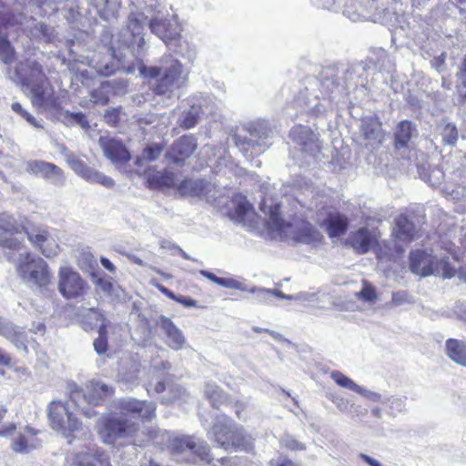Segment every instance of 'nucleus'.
Segmentation results:
<instances>
[{
  "label": "nucleus",
  "mask_w": 466,
  "mask_h": 466,
  "mask_svg": "<svg viewBox=\"0 0 466 466\" xmlns=\"http://www.w3.org/2000/svg\"><path fill=\"white\" fill-rule=\"evenodd\" d=\"M121 416L115 413L104 414L97 422V435L104 444L113 447L126 446L137 434L139 427L127 417L151 421L156 417V404L135 398H122L116 403Z\"/></svg>",
  "instance_id": "obj_1"
},
{
  "label": "nucleus",
  "mask_w": 466,
  "mask_h": 466,
  "mask_svg": "<svg viewBox=\"0 0 466 466\" xmlns=\"http://www.w3.org/2000/svg\"><path fill=\"white\" fill-rule=\"evenodd\" d=\"M139 74L154 95L164 96L180 88L187 80L182 63L170 54H165L159 66H140Z\"/></svg>",
  "instance_id": "obj_2"
},
{
  "label": "nucleus",
  "mask_w": 466,
  "mask_h": 466,
  "mask_svg": "<svg viewBox=\"0 0 466 466\" xmlns=\"http://www.w3.org/2000/svg\"><path fill=\"white\" fill-rule=\"evenodd\" d=\"M212 430L216 441L225 450L233 449L246 452L254 450L253 438L245 433L242 428L227 423H215Z\"/></svg>",
  "instance_id": "obj_3"
},
{
  "label": "nucleus",
  "mask_w": 466,
  "mask_h": 466,
  "mask_svg": "<svg viewBox=\"0 0 466 466\" xmlns=\"http://www.w3.org/2000/svg\"><path fill=\"white\" fill-rule=\"evenodd\" d=\"M48 420L52 429L67 438L82 429V422L70 410L68 403L60 400L49 404Z\"/></svg>",
  "instance_id": "obj_4"
},
{
  "label": "nucleus",
  "mask_w": 466,
  "mask_h": 466,
  "mask_svg": "<svg viewBox=\"0 0 466 466\" xmlns=\"http://www.w3.org/2000/svg\"><path fill=\"white\" fill-rule=\"evenodd\" d=\"M87 281L71 267L58 269V291L66 299L83 298L88 291Z\"/></svg>",
  "instance_id": "obj_5"
},
{
  "label": "nucleus",
  "mask_w": 466,
  "mask_h": 466,
  "mask_svg": "<svg viewBox=\"0 0 466 466\" xmlns=\"http://www.w3.org/2000/svg\"><path fill=\"white\" fill-rule=\"evenodd\" d=\"M8 77L22 87H26L46 76L42 64L32 57L18 60L7 68Z\"/></svg>",
  "instance_id": "obj_6"
},
{
  "label": "nucleus",
  "mask_w": 466,
  "mask_h": 466,
  "mask_svg": "<svg viewBox=\"0 0 466 466\" xmlns=\"http://www.w3.org/2000/svg\"><path fill=\"white\" fill-rule=\"evenodd\" d=\"M168 451L172 455H182L187 451L201 461L211 463L213 457L210 454V449L207 442L197 441L194 437L182 435L172 438L167 445Z\"/></svg>",
  "instance_id": "obj_7"
},
{
  "label": "nucleus",
  "mask_w": 466,
  "mask_h": 466,
  "mask_svg": "<svg viewBox=\"0 0 466 466\" xmlns=\"http://www.w3.org/2000/svg\"><path fill=\"white\" fill-rule=\"evenodd\" d=\"M380 233L370 230L367 227H362L352 231L346 240V244L353 248L357 254H366L373 250L379 259L383 258L381 253V243L380 242Z\"/></svg>",
  "instance_id": "obj_8"
},
{
  "label": "nucleus",
  "mask_w": 466,
  "mask_h": 466,
  "mask_svg": "<svg viewBox=\"0 0 466 466\" xmlns=\"http://www.w3.org/2000/svg\"><path fill=\"white\" fill-rule=\"evenodd\" d=\"M25 233L31 245L46 258H52L59 254L60 246L46 227L32 226L25 228Z\"/></svg>",
  "instance_id": "obj_9"
},
{
  "label": "nucleus",
  "mask_w": 466,
  "mask_h": 466,
  "mask_svg": "<svg viewBox=\"0 0 466 466\" xmlns=\"http://www.w3.org/2000/svg\"><path fill=\"white\" fill-rule=\"evenodd\" d=\"M26 88L30 91V101L34 107L55 108L57 106L54 86L46 76L27 86Z\"/></svg>",
  "instance_id": "obj_10"
},
{
  "label": "nucleus",
  "mask_w": 466,
  "mask_h": 466,
  "mask_svg": "<svg viewBox=\"0 0 466 466\" xmlns=\"http://www.w3.org/2000/svg\"><path fill=\"white\" fill-rule=\"evenodd\" d=\"M20 272L28 275L31 280L40 287H46L51 282V273L48 265L42 258H35L26 253L18 267Z\"/></svg>",
  "instance_id": "obj_11"
},
{
  "label": "nucleus",
  "mask_w": 466,
  "mask_h": 466,
  "mask_svg": "<svg viewBox=\"0 0 466 466\" xmlns=\"http://www.w3.org/2000/svg\"><path fill=\"white\" fill-rule=\"evenodd\" d=\"M410 269L420 277L433 275L439 267V260L423 249H414L409 255Z\"/></svg>",
  "instance_id": "obj_12"
},
{
  "label": "nucleus",
  "mask_w": 466,
  "mask_h": 466,
  "mask_svg": "<svg viewBox=\"0 0 466 466\" xmlns=\"http://www.w3.org/2000/svg\"><path fill=\"white\" fill-rule=\"evenodd\" d=\"M66 162L77 175L91 183H97L106 187H111L115 185L111 177L89 167L80 157L74 154L67 156Z\"/></svg>",
  "instance_id": "obj_13"
},
{
  "label": "nucleus",
  "mask_w": 466,
  "mask_h": 466,
  "mask_svg": "<svg viewBox=\"0 0 466 466\" xmlns=\"http://www.w3.org/2000/svg\"><path fill=\"white\" fill-rule=\"evenodd\" d=\"M198 148V139L192 134H187L177 138L167 154L174 163H184Z\"/></svg>",
  "instance_id": "obj_14"
},
{
  "label": "nucleus",
  "mask_w": 466,
  "mask_h": 466,
  "mask_svg": "<svg viewBox=\"0 0 466 466\" xmlns=\"http://www.w3.org/2000/svg\"><path fill=\"white\" fill-rule=\"evenodd\" d=\"M20 233L16 219L6 213L0 214V246L10 249H19L21 242L15 238Z\"/></svg>",
  "instance_id": "obj_15"
},
{
  "label": "nucleus",
  "mask_w": 466,
  "mask_h": 466,
  "mask_svg": "<svg viewBox=\"0 0 466 466\" xmlns=\"http://www.w3.org/2000/svg\"><path fill=\"white\" fill-rule=\"evenodd\" d=\"M98 142L104 155L112 163L127 164L131 159L128 149L121 140L109 137H100Z\"/></svg>",
  "instance_id": "obj_16"
},
{
  "label": "nucleus",
  "mask_w": 466,
  "mask_h": 466,
  "mask_svg": "<svg viewBox=\"0 0 466 466\" xmlns=\"http://www.w3.org/2000/svg\"><path fill=\"white\" fill-rule=\"evenodd\" d=\"M70 466H96L97 464H108L109 459L105 451L94 446L86 447L84 450L71 454L67 458Z\"/></svg>",
  "instance_id": "obj_17"
},
{
  "label": "nucleus",
  "mask_w": 466,
  "mask_h": 466,
  "mask_svg": "<svg viewBox=\"0 0 466 466\" xmlns=\"http://www.w3.org/2000/svg\"><path fill=\"white\" fill-rule=\"evenodd\" d=\"M147 17L142 13H132L129 15L127 29L130 34L127 41L128 47L142 48L145 46L144 27Z\"/></svg>",
  "instance_id": "obj_18"
},
{
  "label": "nucleus",
  "mask_w": 466,
  "mask_h": 466,
  "mask_svg": "<svg viewBox=\"0 0 466 466\" xmlns=\"http://www.w3.org/2000/svg\"><path fill=\"white\" fill-rule=\"evenodd\" d=\"M150 30L164 41L167 46H177L181 35L177 26L167 19H152L149 23Z\"/></svg>",
  "instance_id": "obj_19"
},
{
  "label": "nucleus",
  "mask_w": 466,
  "mask_h": 466,
  "mask_svg": "<svg viewBox=\"0 0 466 466\" xmlns=\"http://www.w3.org/2000/svg\"><path fill=\"white\" fill-rule=\"evenodd\" d=\"M418 235L414 223L405 214L399 215L394 221L391 237L395 241L409 244Z\"/></svg>",
  "instance_id": "obj_20"
},
{
  "label": "nucleus",
  "mask_w": 466,
  "mask_h": 466,
  "mask_svg": "<svg viewBox=\"0 0 466 466\" xmlns=\"http://www.w3.org/2000/svg\"><path fill=\"white\" fill-rule=\"evenodd\" d=\"M26 172L46 180L62 178L64 171L58 166L44 160H29L25 165Z\"/></svg>",
  "instance_id": "obj_21"
},
{
  "label": "nucleus",
  "mask_w": 466,
  "mask_h": 466,
  "mask_svg": "<svg viewBox=\"0 0 466 466\" xmlns=\"http://www.w3.org/2000/svg\"><path fill=\"white\" fill-rule=\"evenodd\" d=\"M145 175L146 184L149 189L162 190L164 188L174 187L176 185V174L172 171L148 169L146 171Z\"/></svg>",
  "instance_id": "obj_22"
},
{
  "label": "nucleus",
  "mask_w": 466,
  "mask_h": 466,
  "mask_svg": "<svg viewBox=\"0 0 466 466\" xmlns=\"http://www.w3.org/2000/svg\"><path fill=\"white\" fill-rule=\"evenodd\" d=\"M360 131L363 138L369 141L371 147H379L385 140L382 124L376 117H369L364 120L361 124Z\"/></svg>",
  "instance_id": "obj_23"
},
{
  "label": "nucleus",
  "mask_w": 466,
  "mask_h": 466,
  "mask_svg": "<svg viewBox=\"0 0 466 466\" xmlns=\"http://www.w3.org/2000/svg\"><path fill=\"white\" fill-rule=\"evenodd\" d=\"M115 393V389L98 381L90 382L86 389L84 398L86 402L93 406L101 405L107 398Z\"/></svg>",
  "instance_id": "obj_24"
},
{
  "label": "nucleus",
  "mask_w": 466,
  "mask_h": 466,
  "mask_svg": "<svg viewBox=\"0 0 466 466\" xmlns=\"http://www.w3.org/2000/svg\"><path fill=\"white\" fill-rule=\"evenodd\" d=\"M158 325L167 338V344L168 347L175 350H179L184 347L186 343L185 337L169 318L161 316L158 319Z\"/></svg>",
  "instance_id": "obj_25"
},
{
  "label": "nucleus",
  "mask_w": 466,
  "mask_h": 466,
  "mask_svg": "<svg viewBox=\"0 0 466 466\" xmlns=\"http://www.w3.org/2000/svg\"><path fill=\"white\" fill-rule=\"evenodd\" d=\"M177 191L184 197H202L209 191V184L204 179L186 178L177 186Z\"/></svg>",
  "instance_id": "obj_26"
},
{
  "label": "nucleus",
  "mask_w": 466,
  "mask_h": 466,
  "mask_svg": "<svg viewBox=\"0 0 466 466\" xmlns=\"http://www.w3.org/2000/svg\"><path fill=\"white\" fill-rule=\"evenodd\" d=\"M322 226L325 228L329 238H336L343 235L349 227V219L340 213H329L323 220Z\"/></svg>",
  "instance_id": "obj_27"
},
{
  "label": "nucleus",
  "mask_w": 466,
  "mask_h": 466,
  "mask_svg": "<svg viewBox=\"0 0 466 466\" xmlns=\"http://www.w3.org/2000/svg\"><path fill=\"white\" fill-rule=\"evenodd\" d=\"M204 394L213 409L219 410L223 406L231 405L229 396L216 384H208Z\"/></svg>",
  "instance_id": "obj_28"
},
{
  "label": "nucleus",
  "mask_w": 466,
  "mask_h": 466,
  "mask_svg": "<svg viewBox=\"0 0 466 466\" xmlns=\"http://www.w3.org/2000/svg\"><path fill=\"white\" fill-rule=\"evenodd\" d=\"M446 354L455 363L466 368V340L448 339L445 341Z\"/></svg>",
  "instance_id": "obj_29"
},
{
  "label": "nucleus",
  "mask_w": 466,
  "mask_h": 466,
  "mask_svg": "<svg viewBox=\"0 0 466 466\" xmlns=\"http://www.w3.org/2000/svg\"><path fill=\"white\" fill-rule=\"evenodd\" d=\"M37 431L30 427L25 429L24 433H20L12 442V449L15 452L26 453L35 448V439Z\"/></svg>",
  "instance_id": "obj_30"
},
{
  "label": "nucleus",
  "mask_w": 466,
  "mask_h": 466,
  "mask_svg": "<svg viewBox=\"0 0 466 466\" xmlns=\"http://www.w3.org/2000/svg\"><path fill=\"white\" fill-rule=\"evenodd\" d=\"M413 130L414 126L411 121H400L396 127L394 134V147L396 149H400L408 147V144L411 139Z\"/></svg>",
  "instance_id": "obj_31"
},
{
  "label": "nucleus",
  "mask_w": 466,
  "mask_h": 466,
  "mask_svg": "<svg viewBox=\"0 0 466 466\" xmlns=\"http://www.w3.org/2000/svg\"><path fill=\"white\" fill-rule=\"evenodd\" d=\"M267 214L268 218L266 222V227L268 230L280 233L289 226L281 217L280 205L275 204L270 206Z\"/></svg>",
  "instance_id": "obj_32"
},
{
  "label": "nucleus",
  "mask_w": 466,
  "mask_h": 466,
  "mask_svg": "<svg viewBox=\"0 0 466 466\" xmlns=\"http://www.w3.org/2000/svg\"><path fill=\"white\" fill-rule=\"evenodd\" d=\"M234 208L231 212L232 218L238 222L246 221L249 214L253 212L252 205L242 196H239L238 199H234Z\"/></svg>",
  "instance_id": "obj_33"
},
{
  "label": "nucleus",
  "mask_w": 466,
  "mask_h": 466,
  "mask_svg": "<svg viewBox=\"0 0 466 466\" xmlns=\"http://www.w3.org/2000/svg\"><path fill=\"white\" fill-rule=\"evenodd\" d=\"M151 284L155 288H157V290H159L162 294L167 296L168 299H170L176 302H178L179 304H181L185 307H187V308L197 307L198 302L195 299H191L190 297L177 296L173 291H171L170 289H168L167 288H166L165 286H163L157 280H152Z\"/></svg>",
  "instance_id": "obj_34"
},
{
  "label": "nucleus",
  "mask_w": 466,
  "mask_h": 466,
  "mask_svg": "<svg viewBox=\"0 0 466 466\" xmlns=\"http://www.w3.org/2000/svg\"><path fill=\"white\" fill-rule=\"evenodd\" d=\"M331 379L340 387L352 390L356 393L364 395L366 390L356 384L350 378L343 374L341 371L334 370L330 374Z\"/></svg>",
  "instance_id": "obj_35"
},
{
  "label": "nucleus",
  "mask_w": 466,
  "mask_h": 466,
  "mask_svg": "<svg viewBox=\"0 0 466 466\" xmlns=\"http://www.w3.org/2000/svg\"><path fill=\"white\" fill-rule=\"evenodd\" d=\"M15 49L6 36L0 35V61L10 65L15 58Z\"/></svg>",
  "instance_id": "obj_36"
},
{
  "label": "nucleus",
  "mask_w": 466,
  "mask_h": 466,
  "mask_svg": "<svg viewBox=\"0 0 466 466\" xmlns=\"http://www.w3.org/2000/svg\"><path fill=\"white\" fill-rule=\"evenodd\" d=\"M200 274L219 286L235 289H241V283L234 279L219 278L208 270H201Z\"/></svg>",
  "instance_id": "obj_37"
},
{
  "label": "nucleus",
  "mask_w": 466,
  "mask_h": 466,
  "mask_svg": "<svg viewBox=\"0 0 466 466\" xmlns=\"http://www.w3.org/2000/svg\"><path fill=\"white\" fill-rule=\"evenodd\" d=\"M199 119V111L195 107H191L189 110L184 112L180 121L179 127L184 129H189L194 127Z\"/></svg>",
  "instance_id": "obj_38"
},
{
  "label": "nucleus",
  "mask_w": 466,
  "mask_h": 466,
  "mask_svg": "<svg viewBox=\"0 0 466 466\" xmlns=\"http://www.w3.org/2000/svg\"><path fill=\"white\" fill-rule=\"evenodd\" d=\"M122 115V106L109 107L104 113V121L107 126L116 127L120 124Z\"/></svg>",
  "instance_id": "obj_39"
},
{
  "label": "nucleus",
  "mask_w": 466,
  "mask_h": 466,
  "mask_svg": "<svg viewBox=\"0 0 466 466\" xmlns=\"http://www.w3.org/2000/svg\"><path fill=\"white\" fill-rule=\"evenodd\" d=\"M110 88V82H102L99 88L95 89L92 92V97L94 98L95 102L101 105H106L109 102V96L107 93L109 92Z\"/></svg>",
  "instance_id": "obj_40"
},
{
  "label": "nucleus",
  "mask_w": 466,
  "mask_h": 466,
  "mask_svg": "<svg viewBox=\"0 0 466 466\" xmlns=\"http://www.w3.org/2000/svg\"><path fill=\"white\" fill-rule=\"evenodd\" d=\"M12 110L25 119L28 124L36 128H42V125L31 115L28 111L23 108L22 105L18 102H14L11 105Z\"/></svg>",
  "instance_id": "obj_41"
},
{
  "label": "nucleus",
  "mask_w": 466,
  "mask_h": 466,
  "mask_svg": "<svg viewBox=\"0 0 466 466\" xmlns=\"http://www.w3.org/2000/svg\"><path fill=\"white\" fill-rule=\"evenodd\" d=\"M163 151V147L157 144L147 146L142 152V158L146 161L151 162L159 157Z\"/></svg>",
  "instance_id": "obj_42"
},
{
  "label": "nucleus",
  "mask_w": 466,
  "mask_h": 466,
  "mask_svg": "<svg viewBox=\"0 0 466 466\" xmlns=\"http://www.w3.org/2000/svg\"><path fill=\"white\" fill-rule=\"evenodd\" d=\"M358 298L363 301H374L377 299L375 289L368 282H363L361 290L358 293Z\"/></svg>",
  "instance_id": "obj_43"
},
{
  "label": "nucleus",
  "mask_w": 466,
  "mask_h": 466,
  "mask_svg": "<svg viewBox=\"0 0 466 466\" xmlns=\"http://www.w3.org/2000/svg\"><path fill=\"white\" fill-rule=\"evenodd\" d=\"M443 131V141L448 145H455L458 140V130L455 125L447 124Z\"/></svg>",
  "instance_id": "obj_44"
},
{
  "label": "nucleus",
  "mask_w": 466,
  "mask_h": 466,
  "mask_svg": "<svg viewBox=\"0 0 466 466\" xmlns=\"http://www.w3.org/2000/svg\"><path fill=\"white\" fill-rule=\"evenodd\" d=\"M78 263L82 268H95L97 266L96 258L89 251H84L80 254Z\"/></svg>",
  "instance_id": "obj_45"
},
{
  "label": "nucleus",
  "mask_w": 466,
  "mask_h": 466,
  "mask_svg": "<svg viewBox=\"0 0 466 466\" xmlns=\"http://www.w3.org/2000/svg\"><path fill=\"white\" fill-rule=\"evenodd\" d=\"M0 335L4 336L5 338L10 340H14L15 337H18L19 332H16L14 327L5 323L0 319Z\"/></svg>",
  "instance_id": "obj_46"
},
{
  "label": "nucleus",
  "mask_w": 466,
  "mask_h": 466,
  "mask_svg": "<svg viewBox=\"0 0 466 466\" xmlns=\"http://www.w3.org/2000/svg\"><path fill=\"white\" fill-rule=\"evenodd\" d=\"M93 345L97 354H104L108 350V338L97 337Z\"/></svg>",
  "instance_id": "obj_47"
},
{
  "label": "nucleus",
  "mask_w": 466,
  "mask_h": 466,
  "mask_svg": "<svg viewBox=\"0 0 466 466\" xmlns=\"http://www.w3.org/2000/svg\"><path fill=\"white\" fill-rule=\"evenodd\" d=\"M284 448L289 451H304L306 446L304 443L295 440V439H287L283 444Z\"/></svg>",
  "instance_id": "obj_48"
},
{
  "label": "nucleus",
  "mask_w": 466,
  "mask_h": 466,
  "mask_svg": "<svg viewBox=\"0 0 466 466\" xmlns=\"http://www.w3.org/2000/svg\"><path fill=\"white\" fill-rule=\"evenodd\" d=\"M163 248L168 249L171 254L180 256L183 258L187 259L188 256L187 253L177 245L170 243V242H164L161 246Z\"/></svg>",
  "instance_id": "obj_49"
},
{
  "label": "nucleus",
  "mask_w": 466,
  "mask_h": 466,
  "mask_svg": "<svg viewBox=\"0 0 466 466\" xmlns=\"http://www.w3.org/2000/svg\"><path fill=\"white\" fill-rule=\"evenodd\" d=\"M94 282L96 286L99 287L105 292L109 293L113 290V284L108 279L98 278Z\"/></svg>",
  "instance_id": "obj_50"
},
{
  "label": "nucleus",
  "mask_w": 466,
  "mask_h": 466,
  "mask_svg": "<svg viewBox=\"0 0 466 466\" xmlns=\"http://www.w3.org/2000/svg\"><path fill=\"white\" fill-rule=\"evenodd\" d=\"M439 265L441 266L442 276L444 278L450 279L455 275L456 270L454 269V268L450 266V264L447 261L441 260V261H439Z\"/></svg>",
  "instance_id": "obj_51"
},
{
  "label": "nucleus",
  "mask_w": 466,
  "mask_h": 466,
  "mask_svg": "<svg viewBox=\"0 0 466 466\" xmlns=\"http://www.w3.org/2000/svg\"><path fill=\"white\" fill-rule=\"evenodd\" d=\"M70 117L75 121L76 122L77 124H79L80 126H82L83 127H89V124H88V121L86 119V116H85L84 113L82 112H78V113H71L70 114Z\"/></svg>",
  "instance_id": "obj_52"
},
{
  "label": "nucleus",
  "mask_w": 466,
  "mask_h": 466,
  "mask_svg": "<svg viewBox=\"0 0 466 466\" xmlns=\"http://www.w3.org/2000/svg\"><path fill=\"white\" fill-rule=\"evenodd\" d=\"M100 262L106 270H108L111 273H115L116 267L108 258L102 257L100 258Z\"/></svg>",
  "instance_id": "obj_53"
},
{
  "label": "nucleus",
  "mask_w": 466,
  "mask_h": 466,
  "mask_svg": "<svg viewBox=\"0 0 466 466\" xmlns=\"http://www.w3.org/2000/svg\"><path fill=\"white\" fill-rule=\"evenodd\" d=\"M360 457L363 461L368 463L370 466H382L378 461L374 460L373 458L366 454L361 453Z\"/></svg>",
  "instance_id": "obj_54"
},
{
  "label": "nucleus",
  "mask_w": 466,
  "mask_h": 466,
  "mask_svg": "<svg viewBox=\"0 0 466 466\" xmlns=\"http://www.w3.org/2000/svg\"><path fill=\"white\" fill-rule=\"evenodd\" d=\"M233 408L235 409L236 415L240 418L241 412L245 410V405L239 400L234 402L231 401Z\"/></svg>",
  "instance_id": "obj_55"
},
{
  "label": "nucleus",
  "mask_w": 466,
  "mask_h": 466,
  "mask_svg": "<svg viewBox=\"0 0 466 466\" xmlns=\"http://www.w3.org/2000/svg\"><path fill=\"white\" fill-rule=\"evenodd\" d=\"M11 363V358L0 349V364L8 366Z\"/></svg>",
  "instance_id": "obj_56"
},
{
  "label": "nucleus",
  "mask_w": 466,
  "mask_h": 466,
  "mask_svg": "<svg viewBox=\"0 0 466 466\" xmlns=\"http://www.w3.org/2000/svg\"><path fill=\"white\" fill-rule=\"evenodd\" d=\"M277 466H300L291 461L290 459L285 458L278 462Z\"/></svg>",
  "instance_id": "obj_57"
},
{
  "label": "nucleus",
  "mask_w": 466,
  "mask_h": 466,
  "mask_svg": "<svg viewBox=\"0 0 466 466\" xmlns=\"http://www.w3.org/2000/svg\"><path fill=\"white\" fill-rule=\"evenodd\" d=\"M305 229L307 231H309V233L312 236L313 238L317 239V238H321L320 233L317 229L313 228L312 227H308Z\"/></svg>",
  "instance_id": "obj_58"
},
{
  "label": "nucleus",
  "mask_w": 466,
  "mask_h": 466,
  "mask_svg": "<svg viewBox=\"0 0 466 466\" xmlns=\"http://www.w3.org/2000/svg\"><path fill=\"white\" fill-rule=\"evenodd\" d=\"M98 337L107 338V325L102 324L98 329Z\"/></svg>",
  "instance_id": "obj_59"
},
{
  "label": "nucleus",
  "mask_w": 466,
  "mask_h": 466,
  "mask_svg": "<svg viewBox=\"0 0 466 466\" xmlns=\"http://www.w3.org/2000/svg\"><path fill=\"white\" fill-rule=\"evenodd\" d=\"M458 78L459 80L461 81V84L466 87V72L460 69V71L458 72Z\"/></svg>",
  "instance_id": "obj_60"
},
{
  "label": "nucleus",
  "mask_w": 466,
  "mask_h": 466,
  "mask_svg": "<svg viewBox=\"0 0 466 466\" xmlns=\"http://www.w3.org/2000/svg\"><path fill=\"white\" fill-rule=\"evenodd\" d=\"M99 72L102 74V75H105V76H109L111 75L114 70L112 69V67H109L107 65L105 66L104 69H99Z\"/></svg>",
  "instance_id": "obj_61"
},
{
  "label": "nucleus",
  "mask_w": 466,
  "mask_h": 466,
  "mask_svg": "<svg viewBox=\"0 0 466 466\" xmlns=\"http://www.w3.org/2000/svg\"><path fill=\"white\" fill-rule=\"evenodd\" d=\"M81 413L88 418H91L96 414V412L94 410L89 411V410H81Z\"/></svg>",
  "instance_id": "obj_62"
},
{
  "label": "nucleus",
  "mask_w": 466,
  "mask_h": 466,
  "mask_svg": "<svg viewBox=\"0 0 466 466\" xmlns=\"http://www.w3.org/2000/svg\"><path fill=\"white\" fill-rule=\"evenodd\" d=\"M165 390V383L164 382H159L157 383V385L156 386V390L157 392H161Z\"/></svg>",
  "instance_id": "obj_63"
},
{
  "label": "nucleus",
  "mask_w": 466,
  "mask_h": 466,
  "mask_svg": "<svg viewBox=\"0 0 466 466\" xmlns=\"http://www.w3.org/2000/svg\"><path fill=\"white\" fill-rule=\"evenodd\" d=\"M461 69L466 72V56L463 58Z\"/></svg>",
  "instance_id": "obj_64"
}]
</instances>
